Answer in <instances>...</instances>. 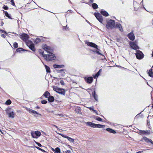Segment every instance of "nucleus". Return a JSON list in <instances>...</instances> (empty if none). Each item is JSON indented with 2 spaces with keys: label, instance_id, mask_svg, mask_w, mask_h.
Returning <instances> with one entry per match:
<instances>
[{
  "label": "nucleus",
  "instance_id": "4",
  "mask_svg": "<svg viewBox=\"0 0 153 153\" xmlns=\"http://www.w3.org/2000/svg\"><path fill=\"white\" fill-rule=\"evenodd\" d=\"M88 125L93 128H103L105 127V126L99 124H97L92 123L91 122L87 123Z\"/></svg>",
  "mask_w": 153,
  "mask_h": 153
},
{
  "label": "nucleus",
  "instance_id": "50",
  "mask_svg": "<svg viewBox=\"0 0 153 153\" xmlns=\"http://www.w3.org/2000/svg\"><path fill=\"white\" fill-rule=\"evenodd\" d=\"M142 152L141 151H139L137 152L136 153H141Z\"/></svg>",
  "mask_w": 153,
  "mask_h": 153
},
{
  "label": "nucleus",
  "instance_id": "55",
  "mask_svg": "<svg viewBox=\"0 0 153 153\" xmlns=\"http://www.w3.org/2000/svg\"><path fill=\"white\" fill-rule=\"evenodd\" d=\"M22 49V48H19V49Z\"/></svg>",
  "mask_w": 153,
  "mask_h": 153
},
{
  "label": "nucleus",
  "instance_id": "11",
  "mask_svg": "<svg viewBox=\"0 0 153 153\" xmlns=\"http://www.w3.org/2000/svg\"><path fill=\"white\" fill-rule=\"evenodd\" d=\"M59 135H60L62 137L67 138L68 140L71 142H72L73 143L74 142V140L73 139H72L71 138L68 136H65V135L63 134H62L59 133Z\"/></svg>",
  "mask_w": 153,
  "mask_h": 153
},
{
  "label": "nucleus",
  "instance_id": "58",
  "mask_svg": "<svg viewBox=\"0 0 153 153\" xmlns=\"http://www.w3.org/2000/svg\"><path fill=\"white\" fill-rule=\"evenodd\" d=\"M65 30H66V29L65 27Z\"/></svg>",
  "mask_w": 153,
  "mask_h": 153
},
{
  "label": "nucleus",
  "instance_id": "44",
  "mask_svg": "<svg viewBox=\"0 0 153 153\" xmlns=\"http://www.w3.org/2000/svg\"><path fill=\"white\" fill-rule=\"evenodd\" d=\"M11 2L12 3V4L13 5H15V3L13 0H11Z\"/></svg>",
  "mask_w": 153,
  "mask_h": 153
},
{
  "label": "nucleus",
  "instance_id": "26",
  "mask_svg": "<svg viewBox=\"0 0 153 153\" xmlns=\"http://www.w3.org/2000/svg\"><path fill=\"white\" fill-rule=\"evenodd\" d=\"M149 75L151 77H153V72L152 70H149L148 73Z\"/></svg>",
  "mask_w": 153,
  "mask_h": 153
},
{
  "label": "nucleus",
  "instance_id": "13",
  "mask_svg": "<svg viewBox=\"0 0 153 153\" xmlns=\"http://www.w3.org/2000/svg\"><path fill=\"white\" fill-rule=\"evenodd\" d=\"M129 39L131 40H134L135 39V36L133 33H129L128 35Z\"/></svg>",
  "mask_w": 153,
  "mask_h": 153
},
{
  "label": "nucleus",
  "instance_id": "9",
  "mask_svg": "<svg viewBox=\"0 0 153 153\" xmlns=\"http://www.w3.org/2000/svg\"><path fill=\"white\" fill-rule=\"evenodd\" d=\"M129 44L133 49L136 50V51L139 48L138 46L134 42H130Z\"/></svg>",
  "mask_w": 153,
  "mask_h": 153
},
{
  "label": "nucleus",
  "instance_id": "56",
  "mask_svg": "<svg viewBox=\"0 0 153 153\" xmlns=\"http://www.w3.org/2000/svg\"><path fill=\"white\" fill-rule=\"evenodd\" d=\"M37 108H39V107H37Z\"/></svg>",
  "mask_w": 153,
  "mask_h": 153
},
{
  "label": "nucleus",
  "instance_id": "18",
  "mask_svg": "<svg viewBox=\"0 0 153 153\" xmlns=\"http://www.w3.org/2000/svg\"><path fill=\"white\" fill-rule=\"evenodd\" d=\"M93 78L92 77H89L87 78V82L91 83L93 81Z\"/></svg>",
  "mask_w": 153,
  "mask_h": 153
},
{
  "label": "nucleus",
  "instance_id": "47",
  "mask_svg": "<svg viewBox=\"0 0 153 153\" xmlns=\"http://www.w3.org/2000/svg\"><path fill=\"white\" fill-rule=\"evenodd\" d=\"M66 153H71V152L70 150H67L65 152Z\"/></svg>",
  "mask_w": 153,
  "mask_h": 153
},
{
  "label": "nucleus",
  "instance_id": "22",
  "mask_svg": "<svg viewBox=\"0 0 153 153\" xmlns=\"http://www.w3.org/2000/svg\"><path fill=\"white\" fill-rule=\"evenodd\" d=\"M106 130L108 132L113 134H115L116 133V131L114 130L109 128H107L106 129Z\"/></svg>",
  "mask_w": 153,
  "mask_h": 153
},
{
  "label": "nucleus",
  "instance_id": "28",
  "mask_svg": "<svg viewBox=\"0 0 153 153\" xmlns=\"http://www.w3.org/2000/svg\"><path fill=\"white\" fill-rule=\"evenodd\" d=\"M92 7L94 9H96L98 8L97 5L95 3L92 4Z\"/></svg>",
  "mask_w": 153,
  "mask_h": 153
},
{
  "label": "nucleus",
  "instance_id": "6",
  "mask_svg": "<svg viewBox=\"0 0 153 153\" xmlns=\"http://www.w3.org/2000/svg\"><path fill=\"white\" fill-rule=\"evenodd\" d=\"M31 134L32 137L34 138L37 139L41 135V132L39 131H31Z\"/></svg>",
  "mask_w": 153,
  "mask_h": 153
},
{
  "label": "nucleus",
  "instance_id": "25",
  "mask_svg": "<svg viewBox=\"0 0 153 153\" xmlns=\"http://www.w3.org/2000/svg\"><path fill=\"white\" fill-rule=\"evenodd\" d=\"M75 112L77 113H79L81 111L80 108L79 107H77L75 110Z\"/></svg>",
  "mask_w": 153,
  "mask_h": 153
},
{
  "label": "nucleus",
  "instance_id": "38",
  "mask_svg": "<svg viewBox=\"0 0 153 153\" xmlns=\"http://www.w3.org/2000/svg\"><path fill=\"white\" fill-rule=\"evenodd\" d=\"M4 13H5V15L6 16H7L8 17H9V14H8V13L7 12L5 11V12Z\"/></svg>",
  "mask_w": 153,
  "mask_h": 153
},
{
  "label": "nucleus",
  "instance_id": "12",
  "mask_svg": "<svg viewBox=\"0 0 153 153\" xmlns=\"http://www.w3.org/2000/svg\"><path fill=\"white\" fill-rule=\"evenodd\" d=\"M87 45L89 46H90L92 47L93 48H96L98 50H99L97 48L98 46L94 44V43L93 42H87Z\"/></svg>",
  "mask_w": 153,
  "mask_h": 153
},
{
  "label": "nucleus",
  "instance_id": "16",
  "mask_svg": "<svg viewBox=\"0 0 153 153\" xmlns=\"http://www.w3.org/2000/svg\"><path fill=\"white\" fill-rule=\"evenodd\" d=\"M140 133L141 134H149L150 133V131L149 130H140Z\"/></svg>",
  "mask_w": 153,
  "mask_h": 153
},
{
  "label": "nucleus",
  "instance_id": "48",
  "mask_svg": "<svg viewBox=\"0 0 153 153\" xmlns=\"http://www.w3.org/2000/svg\"><path fill=\"white\" fill-rule=\"evenodd\" d=\"M52 150L53 152H55V149H53V148H52Z\"/></svg>",
  "mask_w": 153,
  "mask_h": 153
},
{
  "label": "nucleus",
  "instance_id": "36",
  "mask_svg": "<svg viewBox=\"0 0 153 153\" xmlns=\"http://www.w3.org/2000/svg\"><path fill=\"white\" fill-rule=\"evenodd\" d=\"M47 101L45 100H42L41 101V103L43 104H45L47 103Z\"/></svg>",
  "mask_w": 153,
  "mask_h": 153
},
{
  "label": "nucleus",
  "instance_id": "42",
  "mask_svg": "<svg viewBox=\"0 0 153 153\" xmlns=\"http://www.w3.org/2000/svg\"><path fill=\"white\" fill-rule=\"evenodd\" d=\"M93 1H94V0H90L89 2H88V3H87V4H89L90 3L93 2Z\"/></svg>",
  "mask_w": 153,
  "mask_h": 153
},
{
  "label": "nucleus",
  "instance_id": "40",
  "mask_svg": "<svg viewBox=\"0 0 153 153\" xmlns=\"http://www.w3.org/2000/svg\"><path fill=\"white\" fill-rule=\"evenodd\" d=\"M35 143L38 145V146H39V147H41L42 146V145H41V144L40 143H39L36 142H35Z\"/></svg>",
  "mask_w": 153,
  "mask_h": 153
},
{
  "label": "nucleus",
  "instance_id": "34",
  "mask_svg": "<svg viewBox=\"0 0 153 153\" xmlns=\"http://www.w3.org/2000/svg\"><path fill=\"white\" fill-rule=\"evenodd\" d=\"M32 113H33V114H38L40 115H41V114H39V113H38L37 112H36V111H34V110H33Z\"/></svg>",
  "mask_w": 153,
  "mask_h": 153
},
{
  "label": "nucleus",
  "instance_id": "41",
  "mask_svg": "<svg viewBox=\"0 0 153 153\" xmlns=\"http://www.w3.org/2000/svg\"><path fill=\"white\" fill-rule=\"evenodd\" d=\"M3 8L4 9L6 10H7L8 9V7L7 6L4 5L3 6Z\"/></svg>",
  "mask_w": 153,
  "mask_h": 153
},
{
  "label": "nucleus",
  "instance_id": "14",
  "mask_svg": "<svg viewBox=\"0 0 153 153\" xmlns=\"http://www.w3.org/2000/svg\"><path fill=\"white\" fill-rule=\"evenodd\" d=\"M143 139L146 142L149 143V142L151 143L153 145V142L152 140L150 139H149L148 138L146 137H144L143 138Z\"/></svg>",
  "mask_w": 153,
  "mask_h": 153
},
{
  "label": "nucleus",
  "instance_id": "53",
  "mask_svg": "<svg viewBox=\"0 0 153 153\" xmlns=\"http://www.w3.org/2000/svg\"><path fill=\"white\" fill-rule=\"evenodd\" d=\"M54 126H55L57 128H58V127H57V126H55V125H54Z\"/></svg>",
  "mask_w": 153,
  "mask_h": 153
},
{
  "label": "nucleus",
  "instance_id": "24",
  "mask_svg": "<svg viewBox=\"0 0 153 153\" xmlns=\"http://www.w3.org/2000/svg\"><path fill=\"white\" fill-rule=\"evenodd\" d=\"M48 98V100L49 102H52L54 101V100L53 97L52 96H50Z\"/></svg>",
  "mask_w": 153,
  "mask_h": 153
},
{
  "label": "nucleus",
  "instance_id": "19",
  "mask_svg": "<svg viewBox=\"0 0 153 153\" xmlns=\"http://www.w3.org/2000/svg\"><path fill=\"white\" fill-rule=\"evenodd\" d=\"M101 13L105 16H108V13L106 11L102 10L100 12Z\"/></svg>",
  "mask_w": 153,
  "mask_h": 153
},
{
  "label": "nucleus",
  "instance_id": "59",
  "mask_svg": "<svg viewBox=\"0 0 153 153\" xmlns=\"http://www.w3.org/2000/svg\"><path fill=\"white\" fill-rule=\"evenodd\" d=\"M152 68H153V66H152Z\"/></svg>",
  "mask_w": 153,
  "mask_h": 153
},
{
  "label": "nucleus",
  "instance_id": "29",
  "mask_svg": "<svg viewBox=\"0 0 153 153\" xmlns=\"http://www.w3.org/2000/svg\"><path fill=\"white\" fill-rule=\"evenodd\" d=\"M45 67L47 73H50V69L49 67L47 66L46 65H45Z\"/></svg>",
  "mask_w": 153,
  "mask_h": 153
},
{
  "label": "nucleus",
  "instance_id": "33",
  "mask_svg": "<svg viewBox=\"0 0 153 153\" xmlns=\"http://www.w3.org/2000/svg\"><path fill=\"white\" fill-rule=\"evenodd\" d=\"M37 149H38L39 150H41V151H42L43 152H45V151L43 149H41L39 147H36V146L35 147Z\"/></svg>",
  "mask_w": 153,
  "mask_h": 153
},
{
  "label": "nucleus",
  "instance_id": "30",
  "mask_svg": "<svg viewBox=\"0 0 153 153\" xmlns=\"http://www.w3.org/2000/svg\"><path fill=\"white\" fill-rule=\"evenodd\" d=\"M60 152V149L59 148L57 147L56 148L55 153H59Z\"/></svg>",
  "mask_w": 153,
  "mask_h": 153
},
{
  "label": "nucleus",
  "instance_id": "31",
  "mask_svg": "<svg viewBox=\"0 0 153 153\" xmlns=\"http://www.w3.org/2000/svg\"><path fill=\"white\" fill-rule=\"evenodd\" d=\"M11 102L10 100H7L5 102V104L7 105H10L11 103Z\"/></svg>",
  "mask_w": 153,
  "mask_h": 153
},
{
  "label": "nucleus",
  "instance_id": "8",
  "mask_svg": "<svg viewBox=\"0 0 153 153\" xmlns=\"http://www.w3.org/2000/svg\"><path fill=\"white\" fill-rule=\"evenodd\" d=\"M136 56L138 59H142L144 56V55L143 53L139 50L136 51V53H135Z\"/></svg>",
  "mask_w": 153,
  "mask_h": 153
},
{
  "label": "nucleus",
  "instance_id": "46",
  "mask_svg": "<svg viewBox=\"0 0 153 153\" xmlns=\"http://www.w3.org/2000/svg\"><path fill=\"white\" fill-rule=\"evenodd\" d=\"M40 39H36V41H35L36 42H40Z\"/></svg>",
  "mask_w": 153,
  "mask_h": 153
},
{
  "label": "nucleus",
  "instance_id": "5",
  "mask_svg": "<svg viewBox=\"0 0 153 153\" xmlns=\"http://www.w3.org/2000/svg\"><path fill=\"white\" fill-rule=\"evenodd\" d=\"M53 90L59 94L62 95H65V91L64 89L58 88L56 86H53Z\"/></svg>",
  "mask_w": 153,
  "mask_h": 153
},
{
  "label": "nucleus",
  "instance_id": "17",
  "mask_svg": "<svg viewBox=\"0 0 153 153\" xmlns=\"http://www.w3.org/2000/svg\"><path fill=\"white\" fill-rule=\"evenodd\" d=\"M102 71V70L101 69H100L99 71L97 72V73L95 75H94L93 77L94 79H96L97 78L98 76L100 75V74L101 73Z\"/></svg>",
  "mask_w": 153,
  "mask_h": 153
},
{
  "label": "nucleus",
  "instance_id": "43",
  "mask_svg": "<svg viewBox=\"0 0 153 153\" xmlns=\"http://www.w3.org/2000/svg\"><path fill=\"white\" fill-rule=\"evenodd\" d=\"M60 83L61 85H64V82L63 80H61L60 82Z\"/></svg>",
  "mask_w": 153,
  "mask_h": 153
},
{
  "label": "nucleus",
  "instance_id": "27",
  "mask_svg": "<svg viewBox=\"0 0 153 153\" xmlns=\"http://www.w3.org/2000/svg\"><path fill=\"white\" fill-rule=\"evenodd\" d=\"M88 108H89L90 110H93L94 111V112L97 115H98L97 111L96 110L93 109V107L92 106L91 107H88Z\"/></svg>",
  "mask_w": 153,
  "mask_h": 153
},
{
  "label": "nucleus",
  "instance_id": "51",
  "mask_svg": "<svg viewBox=\"0 0 153 153\" xmlns=\"http://www.w3.org/2000/svg\"><path fill=\"white\" fill-rule=\"evenodd\" d=\"M59 116H63V115H62V114H59Z\"/></svg>",
  "mask_w": 153,
  "mask_h": 153
},
{
  "label": "nucleus",
  "instance_id": "3",
  "mask_svg": "<svg viewBox=\"0 0 153 153\" xmlns=\"http://www.w3.org/2000/svg\"><path fill=\"white\" fill-rule=\"evenodd\" d=\"M106 28L108 29H111L115 27V23L114 20L110 19L107 22L106 25Z\"/></svg>",
  "mask_w": 153,
  "mask_h": 153
},
{
  "label": "nucleus",
  "instance_id": "39",
  "mask_svg": "<svg viewBox=\"0 0 153 153\" xmlns=\"http://www.w3.org/2000/svg\"><path fill=\"white\" fill-rule=\"evenodd\" d=\"M27 111L30 113H32L33 110L31 109H29L27 110Z\"/></svg>",
  "mask_w": 153,
  "mask_h": 153
},
{
  "label": "nucleus",
  "instance_id": "23",
  "mask_svg": "<svg viewBox=\"0 0 153 153\" xmlns=\"http://www.w3.org/2000/svg\"><path fill=\"white\" fill-rule=\"evenodd\" d=\"M50 94L48 91H46L43 94V95L46 98H48L50 96Z\"/></svg>",
  "mask_w": 153,
  "mask_h": 153
},
{
  "label": "nucleus",
  "instance_id": "35",
  "mask_svg": "<svg viewBox=\"0 0 153 153\" xmlns=\"http://www.w3.org/2000/svg\"><path fill=\"white\" fill-rule=\"evenodd\" d=\"M13 46L15 48H17L18 47V44L16 42H15L13 44Z\"/></svg>",
  "mask_w": 153,
  "mask_h": 153
},
{
  "label": "nucleus",
  "instance_id": "7",
  "mask_svg": "<svg viewBox=\"0 0 153 153\" xmlns=\"http://www.w3.org/2000/svg\"><path fill=\"white\" fill-rule=\"evenodd\" d=\"M89 91H88V92H89V94L91 95V94L93 97H94V99L97 101H98V96L97 95L95 94V92L94 89H89Z\"/></svg>",
  "mask_w": 153,
  "mask_h": 153
},
{
  "label": "nucleus",
  "instance_id": "54",
  "mask_svg": "<svg viewBox=\"0 0 153 153\" xmlns=\"http://www.w3.org/2000/svg\"><path fill=\"white\" fill-rule=\"evenodd\" d=\"M0 131L1 132V133H2V134H3V133H2V132L1 131V130L0 129Z\"/></svg>",
  "mask_w": 153,
  "mask_h": 153
},
{
  "label": "nucleus",
  "instance_id": "15",
  "mask_svg": "<svg viewBox=\"0 0 153 153\" xmlns=\"http://www.w3.org/2000/svg\"><path fill=\"white\" fill-rule=\"evenodd\" d=\"M7 114L8 115V117H9L12 118H14V114L13 111H8L7 112Z\"/></svg>",
  "mask_w": 153,
  "mask_h": 153
},
{
  "label": "nucleus",
  "instance_id": "10",
  "mask_svg": "<svg viewBox=\"0 0 153 153\" xmlns=\"http://www.w3.org/2000/svg\"><path fill=\"white\" fill-rule=\"evenodd\" d=\"M94 15L96 18L101 23H102L103 21L102 16L99 13H95Z\"/></svg>",
  "mask_w": 153,
  "mask_h": 153
},
{
  "label": "nucleus",
  "instance_id": "2",
  "mask_svg": "<svg viewBox=\"0 0 153 153\" xmlns=\"http://www.w3.org/2000/svg\"><path fill=\"white\" fill-rule=\"evenodd\" d=\"M20 38L23 41L25 42L27 45L32 51H35L34 44L31 41L28 40L29 36L27 34L25 33L22 34L20 36Z\"/></svg>",
  "mask_w": 153,
  "mask_h": 153
},
{
  "label": "nucleus",
  "instance_id": "52",
  "mask_svg": "<svg viewBox=\"0 0 153 153\" xmlns=\"http://www.w3.org/2000/svg\"><path fill=\"white\" fill-rule=\"evenodd\" d=\"M152 56H153V52H152Z\"/></svg>",
  "mask_w": 153,
  "mask_h": 153
},
{
  "label": "nucleus",
  "instance_id": "20",
  "mask_svg": "<svg viewBox=\"0 0 153 153\" xmlns=\"http://www.w3.org/2000/svg\"><path fill=\"white\" fill-rule=\"evenodd\" d=\"M116 27L118 28L120 31L122 32L123 31L122 26L119 23L117 24L116 25Z\"/></svg>",
  "mask_w": 153,
  "mask_h": 153
},
{
  "label": "nucleus",
  "instance_id": "49",
  "mask_svg": "<svg viewBox=\"0 0 153 153\" xmlns=\"http://www.w3.org/2000/svg\"><path fill=\"white\" fill-rule=\"evenodd\" d=\"M1 36H2V37H3V38H4V37H5L4 36V34H1Z\"/></svg>",
  "mask_w": 153,
  "mask_h": 153
},
{
  "label": "nucleus",
  "instance_id": "45",
  "mask_svg": "<svg viewBox=\"0 0 153 153\" xmlns=\"http://www.w3.org/2000/svg\"><path fill=\"white\" fill-rule=\"evenodd\" d=\"M0 32L1 33H3L4 32L5 33V34H7V33L6 32H4V31L2 30H0Z\"/></svg>",
  "mask_w": 153,
  "mask_h": 153
},
{
  "label": "nucleus",
  "instance_id": "32",
  "mask_svg": "<svg viewBox=\"0 0 153 153\" xmlns=\"http://www.w3.org/2000/svg\"><path fill=\"white\" fill-rule=\"evenodd\" d=\"M95 119L96 120L100 121H102V118L98 117H95Z\"/></svg>",
  "mask_w": 153,
  "mask_h": 153
},
{
  "label": "nucleus",
  "instance_id": "1",
  "mask_svg": "<svg viewBox=\"0 0 153 153\" xmlns=\"http://www.w3.org/2000/svg\"><path fill=\"white\" fill-rule=\"evenodd\" d=\"M43 48L45 51H46L49 53V54H45L43 52L42 53V56L47 61H49L54 60L55 59V58L54 55L52 53L49 52L48 51L50 50L51 48L50 47L45 45L43 46Z\"/></svg>",
  "mask_w": 153,
  "mask_h": 153
},
{
  "label": "nucleus",
  "instance_id": "57",
  "mask_svg": "<svg viewBox=\"0 0 153 153\" xmlns=\"http://www.w3.org/2000/svg\"><path fill=\"white\" fill-rule=\"evenodd\" d=\"M152 107H153V105H152Z\"/></svg>",
  "mask_w": 153,
  "mask_h": 153
},
{
  "label": "nucleus",
  "instance_id": "37",
  "mask_svg": "<svg viewBox=\"0 0 153 153\" xmlns=\"http://www.w3.org/2000/svg\"><path fill=\"white\" fill-rule=\"evenodd\" d=\"M93 51L94 52H96L99 55H102V54H101V53H100L99 51Z\"/></svg>",
  "mask_w": 153,
  "mask_h": 153
},
{
  "label": "nucleus",
  "instance_id": "21",
  "mask_svg": "<svg viewBox=\"0 0 153 153\" xmlns=\"http://www.w3.org/2000/svg\"><path fill=\"white\" fill-rule=\"evenodd\" d=\"M53 67L55 68H61L64 67V66L63 65H53Z\"/></svg>",
  "mask_w": 153,
  "mask_h": 153
}]
</instances>
